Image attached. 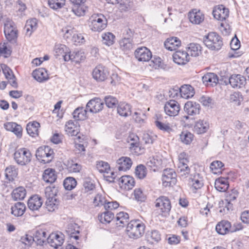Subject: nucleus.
I'll return each mask as SVG.
<instances>
[{
	"instance_id": "nucleus-1",
	"label": "nucleus",
	"mask_w": 249,
	"mask_h": 249,
	"mask_svg": "<svg viewBox=\"0 0 249 249\" xmlns=\"http://www.w3.org/2000/svg\"><path fill=\"white\" fill-rule=\"evenodd\" d=\"M145 226L139 220H131L127 223L126 233L129 238L137 239L141 237L144 233Z\"/></svg>"
},
{
	"instance_id": "nucleus-2",
	"label": "nucleus",
	"mask_w": 249,
	"mask_h": 249,
	"mask_svg": "<svg viewBox=\"0 0 249 249\" xmlns=\"http://www.w3.org/2000/svg\"><path fill=\"white\" fill-rule=\"evenodd\" d=\"M89 27L94 32H101L107 26V19L104 15L101 14L92 15L89 18Z\"/></svg>"
},
{
	"instance_id": "nucleus-3",
	"label": "nucleus",
	"mask_w": 249,
	"mask_h": 249,
	"mask_svg": "<svg viewBox=\"0 0 249 249\" xmlns=\"http://www.w3.org/2000/svg\"><path fill=\"white\" fill-rule=\"evenodd\" d=\"M204 44L212 50H219L223 45L221 37L214 32H211L206 36L203 40Z\"/></svg>"
},
{
	"instance_id": "nucleus-4",
	"label": "nucleus",
	"mask_w": 249,
	"mask_h": 249,
	"mask_svg": "<svg viewBox=\"0 0 249 249\" xmlns=\"http://www.w3.org/2000/svg\"><path fill=\"white\" fill-rule=\"evenodd\" d=\"M54 152L49 146H44L39 147L36 151V158L44 163H49L53 158Z\"/></svg>"
},
{
	"instance_id": "nucleus-5",
	"label": "nucleus",
	"mask_w": 249,
	"mask_h": 249,
	"mask_svg": "<svg viewBox=\"0 0 249 249\" xmlns=\"http://www.w3.org/2000/svg\"><path fill=\"white\" fill-rule=\"evenodd\" d=\"M155 207L160 213L164 216L169 215L171 209V204L169 199L164 196L158 198L155 202Z\"/></svg>"
},
{
	"instance_id": "nucleus-6",
	"label": "nucleus",
	"mask_w": 249,
	"mask_h": 249,
	"mask_svg": "<svg viewBox=\"0 0 249 249\" xmlns=\"http://www.w3.org/2000/svg\"><path fill=\"white\" fill-rule=\"evenodd\" d=\"M14 156L15 161L18 164L25 165L30 162L32 155L29 150L23 148L17 150Z\"/></svg>"
},
{
	"instance_id": "nucleus-7",
	"label": "nucleus",
	"mask_w": 249,
	"mask_h": 249,
	"mask_svg": "<svg viewBox=\"0 0 249 249\" xmlns=\"http://www.w3.org/2000/svg\"><path fill=\"white\" fill-rule=\"evenodd\" d=\"M92 77L97 82L105 81L109 75L108 69L101 65L97 66L92 71Z\"/></svg>"
},
{
	"instance_id": "nucleus-8",
	"label": "nucleus",
	"mask_w": 249,
	"mask_h": 249,
	"mask_svg": "<svg viewBox=\"0 0 249 249\" xmlns=\"http://www.w3.org/2000/svg\"><path fill=\"white\" fill-rule=\"evenodd\" d=\"M177 174L173 169H166L163 170L162 180L165 186H173L177 182Z\"/></svg>"
},
{
	"instance_id": "nucleus-9",
	"label": "nucleus",
	"mask_w": 249,
	"mask_h": 249,
	"mask_svg": "<svg viewBox=\"0 0 249 249\" xmlns=\"http://www.w3.org/2000/svg\"><path fill=\"white\" fill-rule=\"evenodd\" d=\"M164 109L167 115L170 116H176L178 114L180 107L177 101L171 100L165 103Z\"/></svg>"
},
{
	"instance_id": "nucleus-10",
	"label": "nucleus",
	"mask_w": 249,
	"mask_h": 249,
	"mask_svg": "<svg viewBox=\"0 0 249 249\" xmlns=\"http://www.w3.org/2000/svg\"><path fill=\"white\" fill-rule=\"evenodd\" d=\"M64 241V235L61 232L52 233L47 237V242L51 246L57 249L61 246Z\"/></svg>"
},
{
	"instance_id": "nucleus-11",
	"label": "nucleus",
	"mask_w": 249,
	"mask_h": 249,
	"mask_svg": "<svg viewBox=\"0 0 249 249\" xmlns=\"http://www.w3.org/2000/svg\"><path fill=\"white\" fill-rule=\"evenodd\" d=\"M4 33L9 42H14L18 37V31L13 22H8L4 24Z\"/></svg>"
},
{
	"instance_id": "nucleus-12",
	"label": "nucleus",
	"mask_w": 249,
	"mask_h": 249,
	"mask_svg": "<svg viewBox=\"0 0 249 249\" xmlns=\"http://www.w3.org/2000/svg\"><path fill=\"white\" fill-rule=\"evenodd\" d=\"M104 104L100 98H97L90 100L86 105V109L89 112L96 113L102 110Z\"/></svg>"
},
{
	"instance_id": "nucleus-13",
	"label": "nucleus",
	"mask_w": 249,
	"mask_h": 249,
	"mask_svg": "<svg viewBox=\"0 0 249 249\" xmlns=\"http://www.w3.org/2000/svg\"><path fill=\"white\" fill-rule=\"evenodd\" d=\"M188 18L192 24L199 25L204 21L205 16L199 10L194 9L189 12Z\"/></svg>"
},
{
	"instance_id": "nucleus-14",
	"label": "nucleus",
	"mask_w": 249,
	"mask_h": 249,
	"mask_svg": "<svg viewBox=\"0 0 249 249\" xmlns=\"http://www.w3.org/2000/svg\"><path fill=\"white\" fill-rule=\"evenodd\" d=\"M135 56L139 61L147 62L152 58V53L147 48L142 47L136 50Z\"/></svg>"
},
{
	"instance_id": "nucleus-15",
	"label": "nucleus",
	"mask_w": 249,
	"mask_h": 249,
	"mask_svg": "<svg viewBox=\"0 0 249 249\" xmlns=\"http://www.w3.org/2000/svg\"><path fill=\"white\" fill-rule=\"evenodd\" d=\"M213 14L215 19L223 21L229 17V11L223 5H220L214 8Z\"/></svg>"
},
{
	"instance_id": "nucleus-16",
	"label": "nucleus",
	"mask_w": 249,
	"mask_h": 249,
	"mask_svg": "<svg viewBox=\"0 0 249 249\" xmlns=\"http://www.w3.org/2000/svg\"><path fill=\"white\" fill-rule=\"evenodd\" d=\"M229 83L233 88L239 89L246 84V78L241 74H233L229 78Z\"/></svg>"
},
{
	"instance_id": "nucleus-17",
	"label": "nucleus",
	"mask_w": 249,
	"mask_h": 249,
	"mask_svg": "<svg viewBox=\"0 0 249 249\" xmlns=\"http://www.w3.org/2000/svg\"><path fill=\"white\" fill-rule=\"evenodd\" d=\"M135 183L134 178L130 176H123L119 181L120 187L124 190L132 189L135 185Z\"/></svg>"
},
{
	"instance_id": "nucleus-18",
	"label": "nucleus",
	"mask_w": 249,
	"mask_h": 249,
	"mask_svg": "<svg viewBox=\"0 0 249 249\" xmlns=\"http://www.w3.org/2000/svg\"><path fill=\"white\" fill-rule=\"evenodd\" d=\"M30 241H33L37 245H43V243L47 240V234L44 230L38 229L35 231L33 236H30Z\"/></svg>"
},
{
	"instance_id": "nucleus-19",
	"label": "nucleus",
	"mask_w": 249,
	"mask_h": 249,
	"mask_svg": "<svg viewBox=\"0 0 249 249\" xmlns=\"http://www.w3.org/2000/svg\"><path fill=\"white\" fill-rule=\"evenodd\" d=\"M173 59L175 63L178 65H184L190 60L188 54L185 51H176L173 54Z\"/></svg>"
},
{
	"instance_id": "nucleus-20",
	"label": "nucleus",
	"mask_w": 249,
	"mask_h": 249,
	"mask_svg": "<svg viewBox=\"0 0 249 249\" xmlns=\"http://www.w3.org/2000/svg\"><path fill=\"white\" fill-rule=\"evenodd\" d=\"M184 111L189 115H196L199 114L200 106L198 103L188 101L184 105Z\"/></svg>"
},
{
	"instance_id": "nucleus-21",
	"label": "nucleus",
	"mask_w": 249,
	"mask_h": 249,
	"mask_svg": "<svg viewBox=\"0 0 249 249\" xmlns=\"http://www.w3.org/2000/svg\"><path fill=\"white\" fill-rule=\"evenodd\" d=\"M215 230L217 233L223 235L231 232V223L227 220H222L216 225Z\"/></svg>"
},
{
	"instance_id": "nucleus-22",
	"label": "nucleus",
	"mask_w": 249,
	"mask_h": 249,
	"mask_svg": "<svg viewBox=\"0 0 249 249\" xmlns=\"http://www.w3.org/2000/svg\"><path fill=\"white\" fill-rule=\"evenodd\" d=\"M4 127L6 130L13 132L18 138H20L22 137V127L16 123H5L4 124Z\"/></svg>"
},
{
	"instance_id": "nucleus-23",
	"label": "nucleus",
	"mask_w": 249,
	"mask_h": 249,
	"mask_svg": "<svg viewBox=\"0 0 249 249\" xmlns=\"http://www.w3.org/2000/svg\"><path fill=\"white\" fill-rule=\"evenodd\" d=\"M203 83L206 86H214L218 83V76L213 72H207L202 77Z\"/></svg>"
},
{
	"instance_id": "nucleus-24",
	"label": "nucleus",
	"mask_w": 249,
	"mask_h": 249,
	"mask_svg": "<svg viewBox=\"0 0 249 249\" xmlns=\"http://www.w3.org/2000/svg\"><path fill=\"white\" fill-rule=\"evenodd\" d=\"M117 168L119 171H125L130 168L132 162L130 158L122 157L117 160Z\"/></svg>"
},
{
	"instance_id": "nucleus-25",
	"label": "nucleus",
	"mask_w": 249,
	"mask_h": 249,
	"mask_svg": "<svg viewBox=\"0 0 249 249\" xmlns=\"http://www.w3.org/2000/svg\"><path fill=\"white\" fill-rule=\"evenodd\" d=\"M43 201L42 198L38 195L31 197L28 201V208L32 211H37L42 206Z\"/></svg>"
},
{
	"instance_id": "nucleus-26",
	"label": "nucleus",
	"mask_w": 249,
	"mask_h": 249,
	"mask_svg": "<svg viewBox=\"0 0 249 249\" xmlns=\"http://www.w3.org/2000/svg\"><path fill=\"white\" fill-rule=\"evenodd\" d=\"M85 58V56L83 52L77 51L71 53L69 51L68 55L65 56V61L71 60L76 63H78L81 61L84 60Z\"/></svg>"
},
{
	"instance_id": "nucleus-27",
	"label": "nucleus",
	"mask_w": 249,
	"mask_h": 249,
	"mask_svg": "<svg viewBox=\"0 0 249 249\" xmlns=\"http://www.w3.org/2000/svg\"><path fill=\"white\" fill-rule=\"evenodd\" d=\"M77 122L69 120L65 124V131L69 136H76L79 132V126Z\"/></svg>"
},
{
	"instance_id": "nucleus-28",
	"label": "nucleus",
	"mask_w": 249,
	"mask_h": 249,
	"mask_svg": "<svg viewBox=\"0 0 249 249\" xmlns=\"http://www.w3.org/2000/svg\"><path fill=\"white\" fill-rule=\"evenodd\" d=\"M164 46L168 50H176L181 45V41L177 37L168 38L164 42Z\"/></svg>"
},
{
	"instance_id": "nucleus-29",
	"label": "nucleus",
	"mask_w": 249,
	"mask_h": 249,
	"mask_svg": "<svg viewBox=\"0 0 249 249\" xmlns=\"http://www.w3.org/2000/svg\"><path fill=\"white\" fill-rule=\"evenodd\" d=\"M179 91L181 97L186 99L192 98L195 93L194 88L190 85H182Z\"/></svg>"
},
{
	"instance_id": "nucleus-30",
	"label": "nucleus",
	"mask_w": 249,
	"mask_h": 249,
	"mask_svg": "<svg viewBox=\"0 0 249 249\" xmlns=\"http://www.w3.org/2000/svg\"><path fill=\"white\" fill-rule=\"evenodd\" d=\"M66 232L70 239L74 238L75 240H77L79 238L77 235L79 233V227L75 223L70 224L67 227Z\"/></svg>"
},
{
	"instance_id": "nucleus-31",
	"label": "nucleus",
	"mask_w": 249,
	"mask_h": 249,
	"mask_svg": "<svg viewBox=\"0 0 249 249\" xmlns=\"http://www.w3.org/2000/svg\"><path fill=\"white\" fill-rule=\"evenodd\" d=\"M33 77L37 81L42 82L49 79L47 71L45 69L39 68L33 71Z\"/></svg>"
},
{
	"instance_id": "nucleus-32",
	"label": "nucleus",
	"mask_w": 249,
	"mask_h": 249,
	"mask_svg": "<svg viewBox=\"0 0 249 249\" xmlns=\"http://www.w3.org/2000/svg\"><path fill=\"white\" fill-rule=\"evenodd\" d=\"M229 186L228 181L225 178H220L216 179L215 181L214 187L219 192H226L228 190Z\"/></svg>"
},
{
	"instance_id": "nucleus-33",
	"label": "nucleus",
	"mask_w": 249,
	"mask_h": 249,
	"mask_svg": "<svg viewBox=\"0 0 249 249\" xmlns=\"http://www.w3.org/2000/svg\"><path fill=\"white\" fill-rule=\"evenodd\" d=\"M209 128V123L204 120H199L197 121L195 125V130L198 134L205 133Z\"/></svg>"
},
{
	"instance_id": "nucleus-34",
	"label": "nucleus",
	"mask_w": 249,
	"mask_h": 249,
	"mask_svg": "<svg viewBox=\"0 0 249 249\" xmlns=\"http://www.w3.org/2000/svg\"><path fill=\"white\" fill-rule=\"evenodd\" d=\"M67 170L70 173H78L82 168L80 164L76 163L72 160H68L64 163Z\"/></svg>"
},
{
	"instance_id": "nucleus-35",
	"label": "nucleus",
	"mask_w": 249,
	"mask_h": 249,
	"mask_svg": "<svg viewBox=\"0 0 249 249\" xmlns=\"http://www.w3.org/2000/svg\"><path fill=\"white\" fill-rule=\"evenodd\" d=\"M44 181L47 183H53L56 179V175L55 174V170L52 168L46 169L42 176Z\"/></svg>"
},
{
	"instance_id": "nucleus-36",
	"label": "nucleus",
	"mask_w": 249,
	"mask_h": 249,
	"mask_svg": "<svg viewBox=\"0 0 249 249\" xmlns=\"http://www.w3.org/2000/svg\"><path fill=\"white\" fill-rule=\"evenodd\" d=\"M54 55L56 57L62 56L65 60V56L69 53V49L63 44H58L55 45L54 48Z\"/></svg>"
},
{
	"instance_id": "nucleus-37",
	"label": "nucleus",
	"mask_w": 249,
	"mask_h": 249,
	"mask_svg": "<svg viewBox=\"0 0 249 249\" xmlns=\"http://www.w3.org/2000/svg\"><path fill=\"white\" fill-rule=\"evenodd\" d=\"M117 112L121 116L127 117L131 114L130 106L125 103H120L117 107Z\"/></svg>"
},
{
	"instance_id": "nucleus-38",
	"label": "nucleus",
	"mask_w": 249,
	"mask_h": 249,
	"mask_svg": "<svg viewBox=\"0 0 249 249\" xmlns=\"http://www.w3.org/2000/svg\"><path fill=\"white\" fill-rule=\"evenodd\" d=\"M129 215L126 213L120 212L117 214L116 224L118 227H124L128 221Z\"/></svg>"
},
{
	"instance_id": "nucleus-39",
	"label": "nucleus",
	"mask_w": 249,
	"mask_h": 249,
	"mask_svg": "<svg viewBox=\"0 0 249 249\" xmlns=\"http://www.w3.org/2000/svg\"><path fill=\"white\" fill-rule=\"evenodd\" d=\"M40 127V124L37 122L29 123L26 126V130L28 134L33 137H36L38 135V128Z\"/></svg>"
},
{
	"instance_id": "nucleus-40",
	"label": "nucleus",
	"mask_w": 249,
	"mask_h": 249,
	"mask_svg": "<svg viewBox=\"0 0 249 249\" xmlns=\"http://www.w3.org/2000/svg\"><path fill=\"white\" fill-rule=\"evenodd\" d=\"M26 206L22 202H18L11 208L12 213L16 216H20L23 214Z\"/></svg>"
},
{
	"instance_id": "nucleus-41",
	"label": "nucleus",
	"mask_w": 249,
	"mask_h": 249,
	"mask_svg": "<svg viewBox=\"0 0 249 249\" xmlns=\"http://www.w3.org/2000/svg\"><path fill=\"white\" fill-rule=\"evenodd\" d=\"M87 110L83 107L76 108L72 113L73 118L75 121L84 120L86 118Z\"/></svg>"
},
{
	"instance_id": "nucleus-42",
	"label": "nucleus",
	"mask_w": 249,
	"mask_h": 249,
	"mask_svg": "<svg viewBox=\"0 0 249 249\" xmlns=\"http://www.w3.org/2000/svg\"><path fill=\"white\" fill-rule=\"evenodd\" d=\"M192 187L196 190L200 189L203 186V178L199 174H196L190 178Z\"/></svg>"
},
{
	"instance_id": "nucleus-43",
	"label": "nucleus",
	"mask_w": 249,
	"mask_h": 249,
	"mask_svg": "<svg viewBox=\"0 0 249 249\" xmlns=\"http://www.w3.org/2000/svg\"><path fill=\"white\" fill-rule=\"evenodd\" d=\"M186 53L194 57L198 56L201 53L200 46L197 44L191 43L187 48Z\"/></svg>"
},
{
	"instance_id": "nucleus-44",
	"label": "nucleus",
	"mask_w": 249,
	"mask_h": 249,
	"mask_svg": "<svg viewBox=\"0 0 249 249\" xmlns=\"http://www.w3.org/2000/svg\"><path fill=\"white\" fill-rule=\"evenodd\" d=\"M26 195L25 189L23 187H19L13 191L12 196L15 200L23 199Z\"/></svg>"
},
{
	"instance_id": "nucleus-45",
	"label": "nucleus",
	"mask_w": 249,
	"mask_h": 249,
	"mask_svg": "<svg viewBox=\"0 0 249 249\" xmlns=\"http://www.w3.org/2000/svg\"><path fill=\"white\" fill-rule=\"evenodd\" d=\"M37 27V20L36 18H33L28 20L26 21L25 29L26 31V35L30 36L34 31H35Z\"/></svg>"
},
{
	"instance_id": "nucleus-46",
	"label": "nucleus",
	"mask_w": 249,
	"mask_h": 249,
	"mask_svg": "<svg viewBox=\"0 0 249 249\" xmlns=\"http://www.w3.org/2000/svg\"><path fill=\"white\" fill-rule=\"evenodd\" d=\"M5 177L9 181H12L18 176V169L15 166L10 165L8 166L5 171Z\"/></svg>"
},
{
	"instance_id": "nucleus-47",
	"label": "nucleus",
	"mask_w": 249,
	"mask_h": 249,
	"mask_svg": "<svg viewBox=\"0 0 249 249\" xmlns=\"http://www.w3.org/2000/svg\"><path fill=\"white\" fill-rule=\"evenodd\" d=\"M147 240L150 244L157 243L161 239V235L157 230H153L146 235Z\"/></svg>"
},
{
	"instance_id": "nucleus-48",
	"label": "nucleus",
	"mask_w": 249,
	"mask_h": 249,
	"mask_svg": "<svg viewBox=\"0 0 249 249\" xmlns=\"http://www.w3.org/2000/svg\"><path fill=\"white\" fill-rule=\"evenodd\" d=\"M120 48L124 52L129 51L133 49V44L132 39L129 38H124L119 42Z\"/></svg>"
},
{
	"instance_id": "nucleus-49",
	"label": "nucleus",
	"mask_w": 249,
	"mask_h": 249,
	"mask_svg": "<svg viewBox=\"0 0 249 249\" xmlns=\"http://www.w3.org/2000/svg\"><path fill=\"white\" fill-rule=\"evenodd\" d=\"M114 218V213L107 211L101 213L99 216V221L102 223H109Z\"/></svg>"
},
{
	"instance_id": "nucleus-50",
	"label": "nucleus",
	"mask_w": 249,
	"mask_h": 249,
	"mask_svg": "<svg viewBox=\"0 0 249 249\" xmlns=\"http://www.w3.org/2000/svg\"><path fill=\"white\" fill-rule=\"evenodd\" d=\"M58 192V188L54 186H48L45 189V194L47 199H56L55 196Z\"/></svg>"
},
{
	"instance_id": "nucleus-51",
	"label": "nucleus",
	"mask_w": 249,
	"mask_h": 249,
	"mask_svg": "<svg viewBox=\"0 0 249 249\" xmlns=\"http://www.w3.org/2000/svg\"><path fill=\"white\" fill-rule=\"evenodd\" d=\"M224 164L219 160H215L212 162L210 165V169L214 174H219L222 173V168Z\"/></svg>"
},
{
	"instance_id": "nucleus-52",
	"label": "nucleus",
	"mask_w": 249,
	"mask_h": 249,
	"mask_svg": "<svg viewBox=\"0 0 249 249\" xmlns=\"http://www.w3.org/2000/svg\"><path fill=\"white\" fill-rule=\"evenodd\" d=\"M72 11L76 15L79 17L84 16L88 10V7L84 3L75 4Z\"/></svg>"
},
{
	"instance_id": "nucleus-53",
	"label": "nucleus",
	"mask_w": 249,
	"mask_h": 249,
	"mask_svg": "<svg viewBox=\"0 0 249 249\" xmlns=\"http://www.w3.org/2000/svg\"><path fill=\"white\" fill-rule=\"evenodd\" d=\"M65 0H48L49 7L54 10L62 8L65 5Z\"/></svg>"
},
{
	"instance_id": "nucleus-54",
	"label": "nucleus",
	"mask_w": 249,
	"mask_h": 249,
	"mask_svg": "<svg viewBox=\"0 0 249 249\" xmlns=\"http://www.w3.org/2000/svg\"><path fill=\"white\" fill-rule=\"evenodd\" d=\"M102 41L104 44L110 46L114 42L115 36L110 32L104 33L102 36Z\"/></svg>"
},
{
	"instance_id": "nucleus-55",
	"label": "nucleus",
	"mask_w": 249,
	"mask_h": 249,
	"mask_svg": "<svg viewBox=\"0 0 249 249\" xmlns=\"http://www.w3.org/2000/svg\"><path fill=\"white\" fill-rule=\"evenodd\" d=\"M77 184L76 179L72 177L67 178L63 182L64 188L68 190H71L74 188Z\"/></svg>"
},
{
	"instance_id": "nucleus-56",
	"label": "nucleus",
	"mask_w": 249,
	"mask_h": 249,
	"mask_svg": "<svg viewBox=\"0 0 249 249\" xmlns=\"http://www.w3.org/2000/svg\"><path fill=\"white\" fill-rule=\"evenodd\" d=\"M194 138V135L190 132H182L180 135V139L181 141L186 144H190Z\"/></svg>"
},
{
	"instance_id": "nucleus-57",
	"label": "nucleus",
	"mask_w": 249,
	"mask_h": 249,
	"mask_svg": "<svg viewBox=\"0 0 249 249\" xmlns=\"http://www.w3.org/2000/svg\"><path fill=\"white\" fill-rule=\"evenodd\" d=\"M231 202V201H226V200L220 201L219 207L221 209L219 210V212L226 213L230 210H232V204Z\"/></svg>"
},
{
	"instance_id": "nucleus-58",
	"label": "nucleus",
	"mask_w": 249,
	"mask_h": 249,
	"mask_svg": "<svg viewBox=\"0 0 249 249\" xmlns=\"http://www.w3.org/2000/svg\"><path fill=\"white\" fill-rule=\"evenodd\" d=\"M135 173L138 178L143 179L146 177V169L144 165L140 164L136 167Z\"/></svg>"
},
{
	"instance_id": "nucleus-59",
	"label": "nucleus",
	"mask_w": 249,
	"mask_h": 249,
	"mask_svg": "<svg viewBox=\"0 0 249 249\" xmlns=\"http://www.w3.org/2000/svg\"><path fill=\"white\" fill-rule=\"evenodd\" d=\"M96 168L100 173H108L110 171V166L107 162L103 161L97 162Z\"/></svg>"
},
{
	"instance_id": "nucleus-60",
	"label": "nucleus",
	"mask_w": 249,
	"mask_h": 249,
	"mask_svg": "<svg viewBox=\"0 0 249 249\" xmlns=\"http://www.w3.org/2000/svg\"><path fill=\"white\" fill-rule=\"evenodd\" d=\"M155 123L156 126L163 131L170 132L172 131V128L169 123H163L158 120L156 121Z\"/></svg>"
},
{
	"instance_id": "nucleus-61",
	"label": "nucleus",
	"mask_w": 249,
	"mask_h": 249,
	"mask_svg": "<svg viewBox=\"0 0 249 249\" xmlns=\"http://www.w3.org/2000/svg\"><path fill=\"white\" fill-rule=\"evenodd\" d=\"M177 172L182 177H186L190 172L188 165H178Z\"/></svg>"
},
{
	"instance_id": "nucleus-62",
	"label": "nucleus",
	"mask_w": 249,
	"mask_h": 249,
	"mask_svg": "<svg viewBox=\"0 0 249 249\" xmlns=\"http://www.w3.org/2000/svg\"><path fill=\"white\" fill-rule=\"evenodd\" d=\"M57 205L56 199H47L46 206L48 211H54L57 208Z\"/></svg>"
},
{
	"instance_id": "nucleus-63",
	"label": "nucleus",
	"mask_w": 249,
	"mask_h": 249,
	"mask_svg": "<svg viewBox=\"0 0 249 249\" xmlns=\"http://www.w3.org/2000/svg\"><path fill=\"white\" fill-rule=\"evenodd\" d=\"M105 102L106 106L109 108H112L115 107L118 103L117 99L110 95L105 97Z\"/></svg>"
},
{
	"instance_id": "nucleus-64",
	"label": "nucleus",
	"mask_w": 249,
	"mask_h": 249,
	"mask_svg": "<svg viewBox=\"0 0 249 249\" xmlns=\"http://www.w3.org/2000/svg\"><path fill=\"white\" fill-rule=\"evenodd\" d=\"M130 149L131 152L136 155H140L144 152V149L142 147L140 142L138 144L130 146Z\"/></svg>"
}]
</instances>
